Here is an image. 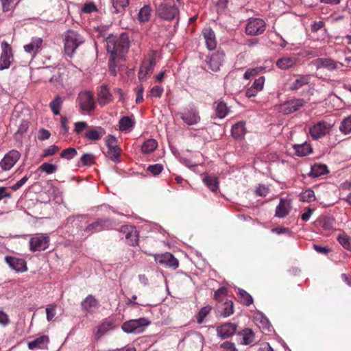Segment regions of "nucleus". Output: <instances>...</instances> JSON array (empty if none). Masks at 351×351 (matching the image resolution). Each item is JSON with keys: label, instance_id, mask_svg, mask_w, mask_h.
<instances>
[{"label": "nucleus", "instance_id": "nucleus-64", "mask_svg": "<svg viewBox=\"0 0 351 351\" xmlns=\"http://www.w3.org/2000/svg\"><path fill=\"white\" fill-rule=\"evenodd\" d=\"M88 128V125L84 121H80L75 123V132L77 134L82 132L83 130Z\"/></svg>", "mask_w": 351, "mask_h": 351}, {"label": "nucleus", "instance_id": "nucleus-52", "mask_svg": "<svg viewBox=\"0 0 351 351\" xmlns=\"http://www.w3.org/2000/svg\"><path fill=\"white\" fill-rule=\"evenodd\" d=\"M95 157L92 154H84L81 157V162L83 165L90 166L94 162Z\"/></svg>", "mask_w": 351, "mask_h": 351}, {"label": "nucleus", "instance_id": "nucleus-54", "mask_svg": "<svg viewBox=\"0 0 351 351\" xmlns=\"http://www.w3.org/2000/svg\"><path fill=\"white\" fill-rule=\"evenodd\" d=\"M262 70L261 67H256L248 69L244 73V78L248 80L252 77L256 75Z\"/></svg>", "mask_w": 351, "mask_h": 351}, {"label": "nucleus", "instance_id": "nucleus-30", "mask_svg": "<svg viewBox=\"0 0 351 351\" xmlns=\"http://www.w3.org/2000/svg\"><path fill=\"white\" fill-rule=\"evenodd\" d=\"M106 133L105 130L100 128H95L89 130L86 134L85 137L90 141H97L100 139Z\"/></svg>", "mask_w": 351, "mask_h": 351}, {"label": "nucleus", "instance_id": "nucleus-16", "mask_svg": "<svg viewBox=\"0 0 351 351\" xmlns=\"http://www.w3.org/2000/svg\"><path fill=\"white\" fill-rule=\"evenodd\" d=\"M237 326L235 324L228 322L217 328L218 335L222 339H226L233 335L237 330Z\"/></svg>", "mask_w": 351, "mask_h": 351}, {"label": "nucleus", "instance_id": "nucleus-39", "mask_svg": "<svg viewBox=\"0 0 351 351\" xmlns=\"http://www.w3.org/2000/svg\"><path fill=\"white\" fill-rule=\"evenodd\" d=\"M243 337L242 343L249 345L254 342L255 335L251 329L246 328L239 333Z\"/></svg>", "mask_w": 351, "mask_h": 351}, {"label": "nucleus", "instance_id": "nucleus-60", "mask_svg": "<svg viewBox=\"0 0 351 351\" xmlns=\"http://www.w3.org/2000/svg\"><path fill=\"white\" fill-rule=\"evenodd\" d=\"M10 320L9 316L3 311H0V324L7 326L10 324Z\"/></svg>", "mask_w": 351, "mask_h": 351}, {"label": "nucleus", "instance_id": "nucleus-51", "mask_svg": "<svg viewBox=\"0 0 351 351\" xmlns=\"http://www.w3.org/2000/svg\"><path fill=\"white\" fill-rule=\"evenodd\" d=\"M3 11L8 12L12 10L17 3L16 0H1Z\"/></svg>", "mask_w": 351, "mask_h": 351}, {"label": "nucleus", "instance_id": "nucleus-21", "mask_svg": "<svg viewBox=\"0 0 351 351\" xmlns=\"http://www.w3.org/2000/svg\"><path fill=\"white\" fill-rule=\"evenodd\" d=\"M265 77H260L255 80L252 85L246 90L245 95L247 97H254L264 86Z\"/></svg>", "mask_w": 351, "mask_h": 351}, {"label": "nucleus", "instance_id": "nucleus-63", "mask_svg": "<svg viewBox=\"0 0 351 351\" xmlns=\"http://www.w3.org/2000/svg\"><path fill=\"white\" fill-rule=\"evenodd\" d=\"M221 348L226 351H236L237 348L234 343L230 341H225L221 345Z\"/></svg>", "mask_w": 351, "mask_h": 351}, {"label": "nucleus", "instance_id": "nucleus-47", "mask_svg": "<svg viewBox=\"0 0 351 351\" xmlns=\"http://www.w3.org/2000/svg\"><path fill=\"white\" fill-rule=\"evenodd\" d=\"M62 101L60 97L57 96L49 104L50 108L54 114L58 115L60 113Z\"/></svg>", "mask_w": 351, "mask_h": 351}, {"label": "nucleus", "instance_id": "nucleus-1", "mask_svg": "<svg viewBox=\"0 0 351 351\" xmlns=\"http://www.w3.org/2000/svg\"><path fill=\"white\" fill-rule=\"evenodd\" d=\"M129 47V38L125 33L121 34L119 36L111 35L107 38L106 47L108 52L110 53L109 62L110 67L117 59L123 57V54L128 51Z\"/></svg>", "mask_w": 351, "mask_h": 351}, {"label": "nucleus", "instance_id": "nucleus-42", "mask_svg": "<svg viewBox=\"0 0 351 351\" xmlns=\"http://www.w3.org/2000/svg\"><path fill=\"white\" fill-rule=\"evenodd\" d=\"M238 295L241 300V302L246 306H250L253 303L252 297L245 290L239 289Z\"/></svg>", "mask_w": 351, "mask_h": 351}, {"label": "nucleus", "instance_id": "nucleus-44", "mask_svg": "<svg viewBox=\"0 0 351 351\" xmlns=\"http://www.w3.org/2000/svg\"><path fill=\"white\" fill-rule=\"evenodd\" d=\"M337 240L344 249L351 251V237L346 234H341L338 236Z\"/></svg>", "mask_w": 351, "mask_h": 351}, {"label": "nucleus", "instance_id": "nucleus-17", "mask_svg": "<svg viewBox=\"0 0 351 351\" xmlns=\"http://www.w3.org/2000/svg\"><path fill=\"white\" fill-rule=\"evenodd\" d=\"M43 43V38L34 37L29 43L24 45L23 48L25 52L32 54V56H35L41 49Z\"/></svg>", "mask_w": 351, "mask_h": 351}, {"label": "nucleus", "instance_id": "nucleus-6", "mask_svg": "<svg viewBox=\"0 0 351 351\" xmlns=\"http://www.w3.org/2000/svg\"><path fill=\"white\" fill-rule=\"evenodd\" d=\"M265 22L258 18H251L246 25L245 32L250 36L262 34L265 30Z\"/></svg>", "mask_w": 351, "mask_h": 351}, {"label": "nucleus", "instance_id": "nucleus-5", "mask_svg": "<svg viewBox=\"0 0 351 351\" xmlns=\"http://www.w3.org/2000/svg\"><path fill=\"white\" fill-rule=\"evenodd\" d=\"M80 109L86 112L94 110L95 101L93 95L89 91L80 92L77 98Z\"/></svg>", "mask_w": 351, "mask_h": 351}, {"label": "nucleus", "instance_id": "nucleus-3", "mask_svg": "<svg viewBox=\"0 0 351 351\" xmlns=\"http://www.w3.org/2000/svg\"><path fill=\"white\" fill-rule=\"evenodd\" d=\"M64 52L71 57L80 45L84 43V38L78 32L73 30H69L64 34Z\"/></svg>", "mask_w": 351, "mask_h": 351}, {"label": "nucleus", "instance_id": "nucleus-20", "mask_svg": "<svg viewBox=\"0 0 351 351\" xmlns=\"http://www.w3.org/2000/svg\"><path fill=\"white\" fill-rule=\"evenodd\" d=\"M49 338L47 335H42L32 341L28 343L29 350L34 349H47Z\"/></svg>", "mask_w": 351, "mask_h": 351}, {"label": "nucleus", "instance_id": "nucleus-19", "mask_svg": "<svg viewBox=\"0 0 351 351\" xmlns=\"http://www.w3.org/2000/svg\"><path fill=\"white\" fill-rule=\"evenodd\" d=\"M155 66V59L152 58L148 62H143L138 71V78L140 80L146 79L147 75L152 73Z\"/></svg>", "mask_w": 351, "mask_h": 351}, {"label": "nucleus", "instance_id": "nucleus-9", "mask_svg": "<svg viewBox=\"0 0 351 351\" xmlns=\"http://www.w3.org/2000/svg\"><path fill=\"white\" fill-rule=\"evenodd\" d=\"M112 223V221L110 219H98L88 225L83 231L87 236H90L93 233L108 229Z\"/></svg>", "mask_w": 351, "mask_h": 351}, {"label": "nucleus", "instance_id": "nucleus-59", "mask_svg": "<svg viewBox=\"0 0 351 351\" xmlns=\"http://www.w3.org/2000/svg\"><path fill=\"white\" fill-rule=\"evenodd\" d=\"M82 10L84 13H91L97 10V7L95 3H88L84 4Z\"/></svg>", "mask_w": 351, "mask_h": 351}, {"label": "nucleus", "instance_id": "nucleus-7", "mask_svg": "<svg viewBox=\"0 0 351 351\" xmlns=\"http://www.w3.org/2000/svg\"><path fill=\"white\" fill-rule=\"evenodd\" d=\"M49 238L45 234H36L29 241L31 251H41L46 250L49 246Z\"/></svg>", "mask_w": 351, "mask_h": 351}, {"label": "nucleus", "instance_id": "nucleus-36", "mask_svg": "<svg viewBox=\"0 0 351 351\" xmlns=\"http://www.w3.org/2000/svg\"><path fill=\"white\" fill-rule=\"evenodd\" d=\"M310 82L309 75H300L291 84L290 89L297 90Z\"/></svg>", "mask_w": 351, "mask_h": 351}, {"label": "nucleus", "instance_id": "nucleus-33", "mask_svg": "<svg viewBox=\"0 0 351 351\" xmlns=\"http://www.w3.org/2000/svg\"><path fill=\"white\" fill-rule=\"evenodd\" d=\"M293 149L298 156H305L312 152V147L307 143L294 145Z\"/></svg>", "mask_w": 351, "mask_h": 351}, {"label": "nucleus", "instance_id": "nucleus-55", "mask_svg": "<svg viewBox=\"0 0 351 351\" xmlns=\"http://www.w3.org/2000/svg\"><path fill=\"white\" fill-rule=\"evenodd\" d=\"M56 306L55 304H51L46 308L47 319L48 321L52 320L54 317L56 315Z\"/></svg>", "mask_w": 351, "mask_h": 351}, {"label": "nucleus", "instance_id": "nucleus-46", "mask_svg": "<svg viewBox=\"0 0 351 351\" xmlns=\"http://www.w3.org/2000/svg\"><path fill=\"white\" fill-rule=\"evenodd\" d=\"M339 130L346 134L351 132V116L345 118L341 121Z\"/></svg>", "mask_w": 351, "mask_h": 351}, {"label": "nucleus", "instance_id": "nucleus-12", "mask_svg": "<svg viewBox=\"0 0 351 351\" xmlns=\"http://www.w3.org/2000/svg\"><path fill=\"white\" fill-rule=\"evenodd\" d=\"M2 53L0 57V69H8L13 60L12 49L10 45L3 41L1 43Z\"/></svg>", "mask_w": 351, "mask_h": 351}, {"label": "nucleus", "instance_id": "nucleus-23", "mask_svg": "<svg viewBox=\"0 0 351 351\" xmlns=\"http://www.w3.org/2000/svg\"><path fill=\"white\" fill-rule=\"evenodd\" d=\"M112 100V95L109 91L108 86L103 84L98 93L97 101L99 105L104 106Z\"/></svg>", "mask_w": 351, "mask_h": 351}, {"label": "nucleus", "instance_id": "nucleus-48", "mask_svg": "<svg viewBox=\"0 0 351 351\" xmlns=\"http://www.w3.org/2000/svg\"><path fill=\"white\" fill-rule=\"evenodd\" d=\"M77 150L75 148L69 147L62 151L60 156L66 160H71L77 155Z\"/></svg>", "mask_w": 351, "mask_h": 351}, {"label": "nucleus", "instance_id": "nucleus-40", "mask_svg": "<svg viewBox=\"0 0 351 351\" xmlns=\"http://www.w3.org/2000/svg\"><path fill=\"white\" fill-rule=\"evenodd\" d=\"M113 327V323L109 320L104 321L97 328L96 335L98 337H101L107 331L112 329Z\"/></svg>", "mask_w": 351, "mask_h": 351}, {"label": "nucleus", "instance_id": "nucleus-58", "mask_svg": "<svg viewBox=\"0 0 351 351\" xmlns=\"http://www.w3.org/2000/svg\"><path fill=\"white\" fill-rule=\"evenodd\" d=\"M227 289L224 287H221L217 290L215 293L214 298L217 301H221L222 298L226 295Z\"/></svg>", "mask_w": 351, "mask_h": 351}, {"label": "nucleus", "instance_id": "nucleus-15", "mask_svg": "<svg viewBox=\"0 0 351 351\" xmlns=\"http://www.w3.org/2000/svg\"><path fill=\"white\" fill-rule=\"evenodd\" d=\"M330 130V128L325 122H318L310 128V134L313 139H318L324 136Z\"/></svg>", "mask_w": 351, "mask_h": 351}, {"label": "nucleus", "instance_id": "nucleus-29", "mask_svg": "<svg viewBox=\"0 0 351 351\" xmlns=\"http://www.w3.org/2000/svg\"><path fill=\"white\" fill-rule=\"evenodd\" d=\"M245 132V123L243 121L234 124L232 128V135L236 139L243 138Z\"/></svg>", "mask_w": 351, "mask_h": 351}, {"label": "nucleus", "instance_id": "nucleus-31", "mask_svg": "<svg viewBox=\"0 0 351 351\" xmlns=\"http://www.w3.org/2000/svg\"><path fill=\"white\" fill-rule=\"evenodd\" d=\"M123 230L124 232H126L125 239L128 241V243L130 245H135L138 243V237L136 235V231L132 226L130 227H123Z\"/></svg>", "mask_w": 351, "mask_h": 351}, {"label": "nucleus", "instance_id": "nucleus-35", "mask_svg": "<svg viewBox=\"0 0 351 351\" xmlns=\"http://www.w3.org/2000/svg\"><path fill=\"white\" fill-rule=\"evenodd\" d=\"M328 172V167L326 165L315 164L311 167L310 176L312 177H319L325 175Z\"/></svg>", "mask_w": 351, "mask_h": 351}, {"label": "nucleus", "instance_id": "nucleus-10", "mask_svg": "<svg viewBox=\"0 0 351 351\" xmlns=\"http://www.w3.org/2000/svg\"><path fill=\"white\" fill-rule=\"evenodd\" d=\"M106 144L108 147V150L106 153V156L114 162H119L121 150L117 146V138L112 135H108L106 138Z\"/></svg>", "mask_w": 351, "mask_h": 351}, {"label": "nucleus", "instance_id": "nucleus-57", "mask_svg": "<svg viewBox=\"0 0 351 351\" xmlns=\"http://www.w3.org/2000/svg\"><path fill=\"white\" fill-rule=\"evenodd\" d=\"M59 150V148L56 145H51L48 148L44 150L43 156L46 157L47 156H51L56 154Z\"/></svg>", "mask_w": 351, "mask_h": 351}, {"label": "nucleus", "instance_id": "nucleus-25", "mask_svg": "<svg viewBox=\"0 0 351 351\" xmlns=\"http://www.w3.org/2000/svg\"><path fill=\"white\" fill-rule=\"evenodd\" d=\"M82 308L86 312L91 313L98 306L96 299L92 295H88L85 300L82 302Z\"/></svg>", "mask_w": 351, "mask_h": 351}, {"label": "nucleus", "instance_id": "nucleus-4", "mask_svg": "<svg viewBox=\"0 0 351 351\" xmlns=\"http://www.w3.org/2000/svg\"><path fill=\"white\" fill-rule=\"evenodd\" d=\"M149 322L144 317L137 319H131L124 322L121 326L123 330L128 333H141L144 330L145 326Z\"/></svg>", "mask_w": 351, "mask_h": 351}, {"label": "nucleus", "instance_id": "nucleus-14", "mask_svg": "<svg viewBox=\"0 0 351 351\" xmlns=\"http://www.w3.org/2000/svg\"><path fill=\"white\" fill-rule=\"evenodd\" d=\"M313 64L317 69L324 68L328 71H334L339 69V66H343L341 62H337L330 58H317L312 62Z\"/></svg>", "mask_w": 351, "mask_h": 351}, {"label": "nucleus", "instance_id": "nucleus-27", "mask_svg": "<svg viewBox=\"0 0 351 351\" xmlns=\"http://www.w3.org/2000/svg\"><path fill=\"white\" fill-rule=\"evenodd\" d=\"M218 311L223 317H229L234 313L233 302L231 300H227L218 306Z\"/></svg>", "mask_w": 351, "mask_h": 351}, {"label": "nucleus", "instance_id": "nucleus-24", "mask_svg": "<svg viewBox=\"0 0 351 351\" xmlns=\"http://www.w3.org/2000/svg\"><path fill=\"white\" fill-rule=\"evenodd\" d=\"M289 210L290 203L285 199H280L276 207L275 215L279 218H283L289 214Z\"/></svg>", "mask_w": 351, "mask_h": 351}, {"label": "nucleus", "instance_id": "nucleus-2", "mask_svg": "<svg viewBox=\"0 0 351 351\" xmlns=\"http://www.w3.org/2000/svg\"><path fill=\"white\" fill-rule=\"evenodd\" d=\"M156 14L161 19L172 21L180 14L179 8L173 2L160 1L155 3Z\"/></svg>", "mask_w": 351, "mask_h": 351}, {"label": "nucleus", "instance_id": "nucleus-37", "mask_svg": "<svg viewBox=\"0 0 351 351\" xmlns=\"http://www.w3.org/2000/svg\"><path fill=\"white\" fill-rule=\"evenodd\" d=\"M152 8L149 5H144L138 12V20L140 23H144L147 22L151 16Z\"/></svg>", "mask_w": 351, "mask_h": 351}, {"label": "nucleus", "instance_id": "nucleus-45", "mask_svg": "<svg viewBox=\"0 0 351 351\" xmlns=\"http://www.w3.org/2000/svg\"><path fill=\"white\" fill-rule=\"evenodd\" d=\"M211 309L212 307L210 306H206L202 308L196 315L197 322L199 324H202L205 317L210 313Z\"/></svg>", "mask_w": 351, "mask_h": 351}, {"label": "nucleus", "instance_id": "nucleus-28", "mask_svg": "<svg viewBox=\"0 0 351 351\" xmlns=\"http://www.w3.org/2000/svg\"><path fill=\"white\" fill-rule=\"evenodd\" d=\"M296 64V59L291 57H282L276 61V66L282 70L288 69Z\"/></svg>", "mask_w": 351, "mask_h": 351}, {"label": "nucleus", "instance_id": "nucleus-43", "mask_svg": "<svg viewBox=\"0 0 351 351\" xmlns=\"http://www.w3.org/2000/svg\"><path fill=\"white\" fill-rule=\"evenodd\" d=\"M114 12H121L129 5V0H112Z\"/></svg>", "mask_w": 351, "mask_h": 351}, {"label": "nucleus", "instance_id": "nucleus-8", "mask_svg": "<svg viewBox=\"0 0 351 351\" xmlns=\"http://www.w3.org/2000/svg\"><path fill=\"white\" fill-rule=\"evenodd\" d=\"M305 104L306 101L303 99H293L279 105L278 110L285 114H289L299 110Z\"/></svg>", "mask_w": 351, "mask_h": 351}, {"label": "nucleus", "instance_id": "nucleus-61", "mask_svg": "<svg viewBox=\"0 0 351 351\" xmlns=\"http://www.w3.org/2000/svg\"><path fill=\"white\" fill-rule=\"evenodd\" d=\"M49 81L53 84L54 86H58L62 84V79L59 72H57L52 77H50Z\"/></svg>", "mask_w": 351, "mask_h": 351}, {"label": "nucleus", "instance_id": "nucleus-53", "mask_svg": "<svg viewBox=\"0 0 351 351\" xmlns=\"http://www.w3.org/2000/svg\"><path fill=\"white\" fill-rule=\"evenodd\" d=\"M163 169V166L160 164H155L149 165L147 167V171L154 176L160 174Z\"/></svg>", "mask_w": 351, "mask_h": 351}, {"label": "nucleus", "instance_id": "nucleus-34", "mask_svg": "<svg viewBox=\"0 0 351 351\" xmlns=\"http://www.w3.org/2000/svg\"><path fill=\"white\" fill-rule=\"evenodd\" d=\"M155 261L157 263H178V260L169 252L155 256Z\"/></svg>", "mask_w": 351, "mask_h": 351}, {"label": "nucleus", "instance_id": "nucleus-50", "mask_svg": "<svg viewBox=\"0 0 351 351\" xmlns=\"http://www.w3.org/2000/svg\"><path fill=\"white\" fill-rule=\"evenodd\" d=\"M38 169L47 174H51L56 171L57 166L51 163L44 162L39 167Z\"/></svg>", "mask_w": 351, "mask_h": 351}, {"label": "nucleus", "instance_id": "nucleus-22", "mask_svg": "<svg viewBox=\"0 0 351 351\" xmlns=\"http://www.w3.org/2000/svg\"><path fill=\"white\" fill-rule=\"evenodd\" d=\"M203 36L205 39L208 49L213 50L216 48L217 40L215 32L211 28H206L203 30Z\"/></svg>", "mask_w": 351, "mask_h": 351}, {"label": "nucleus", "instance_id": "nucleus-41", "mask_svg": "<svg viewBox=\"0 0 351 351\" xmlns=\"http://www.w3.org/2000/svg\"><path fill=\"white\" fill-rule=\"evenodd\" d=\"M158 146V143L154 139H149L146 141L142 145V152L145 154H149L154 151Z\"/></svg>", "mask_w": 351, "mask_h": 351}, {"label": "nucleus", "instance_id": "nucleus-62", "mask_svg": "<svg viewBox=\"0 0 351 351\" xmlns=\"http://www.w3.org/2000/svg\"><path fill=\"white\" fill-rule=\"evenodd\" d=\"M29 177L27 176H25L23 178H22L20 180H19L16 184L12 185L11 186V189L13 191H16L19 189H20L23 185L25 184V182L28 180Z\"/></svg>", "mask_w": 351, "mask_h": 351}, {"label": "nucleus", "instance_id": "nucleus-18", "mask_svg": "<svg viewBox=\"0 0 351 351\" xmlns=\"http://www.w3.org/2000/svg\"><path fill=\"white\" fill-rule=\"evenodd\" d=\"M225 53L222 51H217L216 53H213L210 58L208 65L213 71H217L219 70L224 60Z\"/></svg>", "mask_w": 351, "mask_h": 351}, {"label": "nucleus", "instance_id": "nucleus-26", "mask_svg": "<svg viewBox=\"0 0 351 351\" xmlns=\"http://www.w3.org/2000/svg\"><path fill=\"white\" fill-rule=\"evenodd\" d=\"M205 185L213 192H216L219 189V182L217 177L213 175L206 174L203 178Z\"/></svg>", "mask_w": 351, "mask_h": 351}, {"label": "nucleus", "instance_id": "nucleus-56", "mask_svg": "<svg viewBox=\"0 0 351 351\" xmlns=\"http://www.w3.org/2000/svg\"><path fill=\"white\" fill-rule=\"evenodd\" d=\"M163 92V88L160 86H154L150 90V95L152 97H160Z\"/></svg>", "mask_w": 351, "mask_h": 351}, {"label": "nucleus", "instance_id": "nucleus-38", "mask_svg": "<svg viewBox=\"0 0 351 351\" xmlns=\"http://www.w3.org/2000/svg\"><path fill=\"white\" fill-rule=\"evenodd\" d=\"M215 107L216 115L219 119L224 118L228 113L229 109L226 106V104L223 101H218Z\"/></svg>", "mask_w": 351, "mask_h": 351}, {"label": "nucleus", "instance_id": "nucleus-49", "mask_svg": "<svg viewBox=\"0 0 351 351\" xmlns=\"http://www.w3.org/2000/svg\"><path fill=\"white\" fill-rule=\"evenodd\" d=\"M315 199V193L311 189H307L300 194V199L303 202H311Z\"/></svg>", "mask_w": 351, "mask_h": 351}, {"label": "nucleus", "instance_id": "nucleus-32", "mask_svg": "<svg viewBox=\"0 0 351 351\" xmlns=\"http://www.w3.org/2000/svg\"><path fill=\"white\" fill-rule=\"evenodd\" d=\"M135 121L132 117H123L119 122V129L121 131H129L134 126Z\"/></svg>", "mask_w": 351, "mask_h": 351}, {"label": "nucleus", "instance_id": "nucleus-11", "mask_svg": "<svg viewBox=\"0 0 351 351\" xmlns=\"http://www.w3.org/2000/svg\"><path fill=\"white\" fill-rule=\"evenodd\" d=\"M182 120L188 125H195L200 121V116L197 110L193 107L186 108L183 112L178 113Z\"/></svg>", "mask_w": 351, "mask_h": 351}, {"label": "nucleus", "instance_id": "nucleus-13", "mask_svg": "<svg viewBox=\"0 0 351 351\" xmlns=\"http://www.w3.org/2000/svg\"><path fill=\"white\" fill-rule=\"evenodd\" d=\"M20 153L14 149L6 154L0 161V167L4 171L10 170L20 158Z\"/></svg>", "mask_w": 351, "mask_h": 351}]
</instances>
